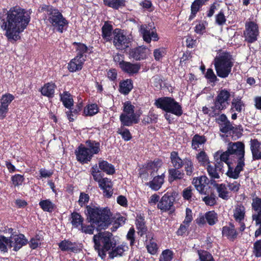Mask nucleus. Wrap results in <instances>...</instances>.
<instances>
[{
  "label": "nucleus",
  "instance_id": "obj_1",
  "mask_svg": "<svg viewBox=\"0 0 261 261\" xmlns=\"http://www.w3.org/2000/svg\"><path fill=\"white\" fill-rule=\"evenodd\" d=\"M30 21L29 13L19 7L4 11V14L0 15L1 27L5 31V35L10 41L19 40L20 34L26 29Z\"/></svg>",
  "mask_w": 261,
  "mask_h": 261
},
{
  "label": "nucleus",
  "instance_id": "obj_2",
  "mask_svg": "<svg viewBox=\"0 0 261 261\" xmlns=\"http://www.w3.org/2000/svg\"><path fill=\"white\" fill-rule=\"evenodd\" d=\"M86 211L88 219L99 229H104L110 224V212L108 209L87 206Z\"/></svg>",
  "mask_w": 261,
  "mask_h": 261
},
{
  "label": "nucleus",
  "instance_id": "obj_3",
  "mask_svg": "<svg viewBox=\"0 0 261 261\" xmlns=\"http://www.w3.org/2000/svg\"><path fill=\"white\" fill-rule=\"evenodd\" d=\"M233 63L234 60L229 53L223 52L216 56L214 60V66L217 75L221 78L228 77Z\"/></svg>",
  "mask_w": 261,
  "mask_h": 261
},
{
  "label": "nucleus",
  "instance_id": "obj_4",
  "mask_svg": "<svg viewBox=\"0 0 261 261\" xmlns=\"http://www.w3.org/2000/svg\"><path fill=\"white\" fill-rule=\"evenodd\" d=\"M94 248L98 255L102 259L106 255V252L115 245L112 241V234L109 232L98 233L93 236Z\"/></svg>",
  "mask_w": 261,
  "mask_h": 261
},
{
  "label": "nucleus",
  "instance_id": "obj_5",
  "mask_svg": "<svg viewBox=\"0 0 261 261\" xmlns=\"http://www.w3.org/2000/svg\"><path fill=\"white\" fill-rule=\"evenodd\" d=\"M86 146L81 145L75 152L77 160L81 163H87L94 154H97L100 150V144L98 142L87 141Z\"/></svg>",
  "mask_w": 261,
  "mask_h": 261
},
{
  "label": "nucleus",
  "instance_id": "obj_6",
  "mask_svg": "<svg viewBox=\"0 0 261 261\" xmlns=\"http://www.w3.org/2000/svg\"><path fill=\"white\" fill-rule=\"evenodd\" d=\"M141 114L140 110L135 111V106L130 101H125L123 103V113L120 116L121 124L129 126L133 123H138Z\"/></svg>",
  "mask_w": 261,
  "mask_h": 261
},
{
  "label": "nucleus",
  "instance_id": "obj_7",
  "mask_svg": "<svg viewBox=\"0 0 261 261\" xmlns=\"http://www.w3.org/2000/svg\"><path fill=\"white\" fill-rule=\"evenodd\" d=\"M45 19L47 22L50 23L57 31L61 33L66 30L68 25V20L57 9H49L47 11Z\"/></svg>",
  "mask_w": 261,
  "mask_h": 261
},
{
  "label": "nucleus",
  "instance_id": "obj_8",
  "mask_svg": "<svg viewBox=\"0 0 261 261\" xmlns=\"http://www.w3.org/2000/svg\"><path fill=\"white\" fill-rule=\"evenodd\" d=\"M155 105L158 108L176 116H180L182 114L181 106L172 98L168 97L160 98L156 100Z\"/></svg>",
  "mask_w": 261,
  "mask_h": 261
},
{
  "label": "nucleus",
  "instance_id": "obj_9",
  "mask_svg": "<svg viewBox=\"0 0 261 261\" xmlns=\"http://www.w3.org/2000/svg\"><path fill=\"white\" fill-rule=\"evenodd\" d=\"M230 93L226 89L220 90L216 97L214 105L219 112L226 109L229 105Z\"/></svg>",
  "mask_w": 261,
  "mask_h": 261
},
{
  "label": "nucleus",
  "instance_id": "obj_10",
  "mask_svg": "<svg viewBox=\"0 0 261 261\" xmlns=\"http://www.w3.org/2000/svg\"><path fill=\"white\" fill-rule=\"evenodd\" d=\"M244 35L245 40L249 43H253L256 41L259 35L257 24L252 21L246 22Z\"/></svg>",
  "mask_w": 261,
  "mask_h": 261
},
{
  "label": "nucleus",
  "instance_id": "obj_11",
  "mask_svg": "<svg viewBox=\"0 0 261 261\" xmlns=\"http://www.w3.org/2000/svg\"><path fill=\"white\" fill-rule=\"evenodd\" d=\"M114 44L118 49H123L128 46L130 39L119 29H115L114 32Z\"/></svg>",
  "mask_w": 261,
  "mask_h": 261
},
{
  "label": "nucleus",
  "instance_id": "obj_12",
  "mask_svg": "<svg viewBox=\"0 0 261 261\" xmlns=\"http://www.w3.org/2000/svg\"><path fill=\"white\" fill-rule=\"evenodd\" d=\"M227 149L232 157L234 159L239 156L243 158L245 156V145L241 142L229 143L228 144Z\"/></svg>",
  "mask_w": 261,
  "mask_h": 261
},
{
  "label": "nucleus",
  "instance_id": "obj_13",
  "mask_svg": "<svg viewBox=\"0 0 261 261\" xmlns=\"http://www.w3.org/2000/svg\"><path fill=\"white\" fill-rule=\"evenodd\" d=\"M140 31L143 36V40L147 43L151 41H156L159 37L154 29L150 25H142L140 27Z\"/></svg>",
  "mask_w": 261,
  "mask_h": 261
},
{
  "label": "nucleus",
  "instance_id": "obj_14",
  "mask_svg": "<svg viewBox=\"0 0 261 261\" xmlns=\"http://www.w3.org/2000/svg\"><path fill=\"white\" fill-rule=\"evenodd\" d=\"M14 96L10 93L3 95L0 100V119H4L8 111V106L14 100Z\"/></svg>",
  "mask_w": 261,
  "mask_h": 261
},
{
  "label": "nucleus",
  "instance_id": "obj_15",
  "mask_svg": "<svg viewBox=\"0 0 261 261\" xmlns=\"http://www.w3.org/2000/svg\"><path fill=\"white\" fill-rule=\"evenodd\" d=\"M10 247L17 251L27 243V240L22 234H12L10 237Z\"/></svg>",
  "mask_w": 261,
  "mask_h": 261
},
{
  "label": "nucleus",
  "instance_id": "obj_16",
  "mask_svg": "<svg viewBox=\"0 0 261 261\" xmlns=\"http://www.w3.org/2000/svg\"><path fill=\"white\" fill-rule=\"evenodd\" d=\"M119 67L123 72L132 75L139 72L141 65L140 63H132L122 60L119 63Z\"/></svg>",
  "mask_w": 261,
  "mask_h": 261
},
{
  "label": "nucleus",
  "instance_id": "obj_17",
  "mask_svg": "<svg viewBox=\"0 0 261 261\" xmlns=\"http://www.w3.org/2000/svg\"><path fill=\"white\" fill-rule=\"evenodd\" d=\"M174 200V197L172 194L167 193L162 197L158 204V207L162 211H168L173 206Z\"/></svg>",
  "mask_w": 261,
  "mask_h": 261
},
{
  "label": "nucleus",
  "instance_id": "obj_18",
  "mask_svg": "<svg viewBox=\"0 0 261 261\" xmlns=\"http://www.w3.org/2000/svg\"><path fill=\"white\" fill-rule=\"evenodd\" d=\"M150 54V50L145 47L139 46L132 49L129 52V57L136 60L145 59Z\"/></svg>",
  "mask_w": 261,
  "mask_h": 261
},
{
  "label": "nucleus",
  "instance_id": "obj_19",
  "mask_svg": "<svg viewBox=\"0 0 261 261\" xmlns=\"http://www.w3.org/2000/svg\"><path fill=\"white\" fill-rule=\"evenodd\" d=\"M85 61V58H82V56L77 55L68 63V69L70 72H75L80 70L82 69Z\"/></svg>",
  "mask_w": 261,
  "mask_h": 261
},
{
  "label": "nucleus",
  "instance_id": "obj_20",
  "mask_svg": "<svg viewBox=\"0 0 261 261\" xmlns=\"http://www.w3.org/2000/svg\"><path fill=\"white\" fill-rule=\"evenodd\" d=\"M99 187L103 190L104 195L108 198L113 194L112 185L111 180L108 178H103L98 184Z\"/></svg>",
  "mask_w": 261,
  "mask_h": 261
},
{
  "label": "nucleus",
  "instance_id": "obj_21",
  "mask_svg": "<svg viewBox=\"0 0 261 261\" xmlns=\"http://www.w3.org/2000/svg\"><path fill=\"white\" fill-rule=\"evenodd\" d=\"M208 178L204 175L194 178L192 181L196 190L201 193L204 192V188L208 184Z\"/></svg>",
  "mask_w": 261,
  "mask_h": 261
},
{
  "label": "nucleus",
  "instance_id": "obj_22",
  "mask_svg": "<svg viewBox=\"0 0 261 261\" xmlns=\"http://www.w3.org/2000/svg\"><path fill=\"white\" fill-rule=\"evenodd\" d=\"M165 172H164L161 175H158L153 178V179L146 183L152 190L158 191L159 190L164 182Z\"/></svg>",
  "mask_w": 261,
  "mask_h": 261
},
{
  "label": "nucleus",
  "instance_id": "obj_23",
  "mask_svg": "<svg viewBox=\"0 0 261 261\" xmlns=\"http://www.w3.org/2000/svg\"><path fill=\"white\" fill-rule=\"evenodd\" d=\"M112 250L109 252V257L114 258L115 257L121 256L123 253L128 250V246L126 243H122L116 247L113 246Z\"/></svg>",
  "mask_w": 261,
  "mask_h": 261
},
{
  "label": "nucleus",
  "instance_id": "obj_24",
  "mask_svg": "<svg viewBox=\"0 0 261 261\" xmlns=\"http://www.w3.org/2000/svg\"><path fill=\"white\" fill-rule=\"evenodd\" d=\"M146 248L148 252L151 254H155L158 250V247L155 241L153 239L151 234H148L146 236Z\"/></svg>",
  "mask_w": 261,
  "mask_h": 261
},
{
  "label": "nucleus",
  "instance_id": "obj_25",
  "mask_svg": "<svg viewBox=\"0 0 261 261\" xmlns=\"http://www.w3.org/2000/svg\"><path fill=\"white\" fill-rule=\"evenodd\" d=\"M214 159L216 160H218L219 158L222 161H223L224 163H225L228 166H229V165L231 163L230 160L232 156L230 154L229 151H228V149L224 152H222V151H218L214 154Z\"/></svg>",
  "mask_w": 261,
  "mask_h": 261
},
{
  "label": "nucleus",
  "instance_id": "obj_26",
  "mask_svg": "<svg viewBox=\"0 0 261 261\" xmlns=\"http://www.w3.org/2000/svg\"><path fill=\"white\" fill-rule=\"evenodd\" d=\"M162 165V162L160 160H154L152 162L148 163L147 166V173L153 176Z\"/></svg>",
  "mask_w": 261,
  "mask_h": 261
},
{
  "label": "nucleus",
  "instance_id": "obj_27",
  "mask_svg": "<svg viewBox=\"0 0 261 261\" xmlns=\"http://www.w3.org/2000/svg\"><path fill=\"white\" fill-rule=\"evenodd\" d=\"M133 88V82L130 79H127L120 83L119 91L124 95L127 94Z\"/></svg>",
  "mask_w": 261,
  "mask_h": 261
},
{
  "label": "nucleus",
  "instance_id": "obj_28",
  "mask_svg": "<svg viewBox=\"0 0 261 261\" xmlns=\"http://www.w3.org/2000/svg\"><path fill=\"white\" fill-rule=\"evenodd\" d=\"M244 107L245 103L242 100L241 98L237 97L232 100L230 111L231 112L236 111L240 113L244 109Z\"/></svg>",
  "mask_w": 261,
  "mask_h": 261
},
{
  "label": "nucleus",
  "instance_id": "obj_29",
  "mask_svg": "<svg viewBox=\"0 0 261 261\" xmlns=\"http://www.w3.org/2000/svg\"><path fill=\"white\" fill-rule=\"evenodd\" d=\"M56 85L53 83H48L41 88V94L45 96L53 97L55 93Z\"/></svg>",
  "mask_w": 261,
  "mask_h": 261
},
{
  "label": "nucleus",
  "instance_id": "obj_30",
  "mask_svg": "<svg viewBox=\"0 0 261 261\" xmlns=\"http://www.w3.org/2000/svg\"><path fill=\"white\" fill-rule=\"evenodd\" d=\"M83 221L84 218L80 214L76 212H73L71 214V223L73 227L79 229L83 224Z\"/></svg>",
  "mask_w": 261,
  "mask_h": 261
},
{
  "label": "nucleus",
  "instance_id": "obj_31",
  "mask_svg": "<svg viewBox=\"0 0 261 261\" xmlns=\"http://www.w3.org/2000/svg\"><path fill=\"white\" fill-rule=\"evenodd\" d=\"M39 204L43 211L49 213L53 212L56 208L55 204L50 199L41 200Z\"/></svg>",
  "mask_w": 261,
  "mask_h": 261
},
{
  "label": "nucleus",
  "instance_id": "obj_32",
  "mask_svg": "<svg viewBox=\"0 0 261 261\" xmlns=\"http://www.w3.org/2000/svg\"><path fill=\"white\" fill-rule=\"evenodd\" d=\"M245 209L243 205H238L236 206L233 210V216L235 220L241 222L244 219Z\"/></svg>",
  "mask_w": 261,
  "mask_h": 261
},
{
  "label": "nucleus",
  "instance_id": "obj_33",
  "mask_svg": "<svg viewBox=\"0 0 261 261\" xmlns=\"http://www.w3.org/2000/svg\"><path fill=\"white\" fill-rule=\"evenodd\" d=\"M59 248L62 251H70L74 252H77L78 248L71 242L67 240L62 241L59 244Z\"/></svg>",
  "mask_w": 261,
  "mask_h": 261
},
{
  "label": "nucleus",
  "instance_id": "obj_34",
  "mask_svg": "<svg viewBox=\"0 0 261 261\" xmlns=\"http://www.w3.org/2000/svg\"><path fill=\"white\" fill-rule=\"evenodd\" d=\"M252 206L257 214L252 215L253 220L261 218V199L256 198L253 200Z\"/></svg>",
  "mask_w": 261,
  "mask_h": 261
},
{
  "label": "nucleus",
  "instance_id": "obj_35",
  "mask_svg": "<svg viewBox=\"0 0 261 261\" xmlns=\"http://www.w3.org/2000/svg\"><path fill=\"white\" fill-rule=\"evenodd\" d=\"M222 234L226 236L230 240H233L237 236V232L233 225L225 226L223 227Z\"/></svg>",
  "mask_w": 261,
  "mask_h": 261
},
{
  "label": "nucleus",
  "instance_id": "obj_36",
  "mask_svg": "<svg viewBox=\"0 0 261 261\" xmlns=\"http://www.w3.org/2000/svg\"><path fill=\"white\" fill-rule=\"evenodd\" d=\"M61 99L64 106L70 109L73 104V100L71 97V95L68 92H64L63 94L60 95Z\"/></svg>",
  "mask_w": 261,
  "mask_h": 261
},
{
  "label": "nucleus",
  "instance_id": "obj_37",
  "mask_svg": "<svg viewBox=\"0 0 261 261\" xmlns=\"http://www.w3.org/2000/svg\"><path fill=\"white\" fill-rule=\"evenodd\" d=\"M125 0H103V4L114 9H118L125 5Z\"/></svg>",
  "mask_w": 261,
  "mask_h": 261
},
{
  "label": "nucleus",
  "instance_id": "obj_38",
  "mask_svg": "<svg viewBox=\"0 0 261 261\" xmlns=\"http://www.w3.org/2000/svg\"><path fill=\"white\" fill-rule=\"evenodd\" d=\"M206 142V139L204 136L195 135L192 141V147L195 150L203 145Z\"/></svg>",
  "mask_w": 261,
  "mask_h": 261
},
{
  "label": "nucleus",
  "instance_id": "obj_39",
  "mask_svg": "<svg viewBox=\"0 0 261 261\" xmlns=\"http://www.w3.org/2000/svg\"><path fill=\"white\" fill-rule=\"evenodd\" d=\"M98 165L100 169L108 174H112L115 172L114 166L111 164L108 163L107 161H99Z\"/></svg>",
  "mask_w": 261,
  "mask_h": 261
},
{
  "label": "nucleus",
  "instance_id": "obj_40",
  "mask_svg": "<svg viewBox=\"0 0 261 261\" xmlns=\"http://www.w3.org/2000/svg\"><path fill=\"white\" fill-rule=\"evenodd\" d=\"M170 160L173 166L176 169L181 168L183 165L182 160L179 157L177 152L173 151L170 154Z\"/></svg>",
  "mask_w": 261,
  "mask_h": 261
},
{
  "label": "nucleus",
  "instance_id": "obj_41",
  "mask_svg": "<svg viewBox=\"0 0 261 261\" xmlns=\"http://www.w3.org/2000/svg\"><path fill=\"white\" fill-rule=\"evenodd\" d=\"M216 187L217 192L218 193L219 196L220 198L223 199H227L229 198V192L227 190V187L225 185L223 184H217L216 185Z\"/></svg>",
  "mask_w": 261,
  "mask_h": 261
},
{
  "label": "nucleus",
  "instance_id": "obj_42",
  "mask_svg": "<svg viewBox=\"0 0 261 261\" xmlns=\"http://www.w3.org/2000/svg\"><path fill=\"white\" fill-rule=\"evenodd\" d=\"M10 238H8L3 236H0V252H6L10 247Z\"/></svg>",
  "mask_w": 261,
  "mask_h": 261
},
{
  "label": "nucleus",
  "instance_id": "obj_43",
  "mask_svg": "<svg viewBox=\"0 0 261 261\" xmlns=\"http://www.w3.org/2000/svg\"><path fill=\"white\" fill-rule=\"evenodd\" d=\"M204 3L200 0L195 1L191 5V13L189 16V20H192L196 16V13L199 11L200 7Z\"/></svg>",
  "mask_w": 261,
  "mask_h": 261
},
{
  "label": "nucleus",
  "instance_id": "obj_44",
  "mask_svg": "<svg viewBox=\"0 0 261 261\" xmlns=\"http://www.w3.org/2000/svg\"><path fill=\"white\" fill-rule=\"evenodd\" d=\"M112 27L107 23H105L102 28V36L107 41L112 39Z\"/></svg>",
  "mask_w": 261,
  "mask_h": 261
},
{
  "label": "nucleus",
  "instance_id": "obj_45",
  "mask_svg": "<svg viewBox=\"0 0 261 261\" xmlns=\"http://www.w3.org/2000/svg\"><path fill=\"white\" fill-rule=\"evenodd\" d=\"M169 181H173L176 179H179L183 178L184 174L175 169H170L169 170Z\"/></svg>",
  "mask_w": 261,
  "mask_h": 261
},
{
  "label": "nucleus",
  "instance_id": "obj_46",
  "mask_svg": "<svg viewBox=\"0 0 261 261\" xmlns=\"http://www.w3.org/2000/svg\"><path fill=\"white\" fill-rule=\"evenodd\" d=\"M98 112V108L96 104H91L87 106L84 110V114L87 116H93Z\"/></svg>",
  "mask_w": 261,
  "mask_h": 261
},
{
  "label": "nucleus",
  "instance_id": "obj_47",
  "mask_svg": "<svg viewBox=\"0 0 261 261\" xmlns=\"http://www.w3.org/2000/svg\"><path fill=\"white\" fill-rule=\"evenodd\" d=\"M206 222L210 225H214L218 220L217 214L214 211H210L205 213Z\"/></svg>",
  "mask_w": 261,
  "mask_h": 261
},
{
  "label": "nucleus",
  "instance_id": "obj_48",
  "mask_svg": "<svg viewBox=\"0 0 261 261\" xmlns=\"http://www.w3.org/2000/svg\"><path fill=\"white\" fill-rule=\"evenodd\" d=\"M91 174L94 179L99 184L102 180V174L100 172L97 166L96 165L93 166L91 169Z\"/></svg>",
  "mask_w": 261,
  "mask_h": 261
},
{
  "label": "nucleus",
  "instance_id": "obj_49",
  "mask_svg": "<svg viewBox=\"0 0 261 261\" xmlns=\"http://www.w3.org/2000/svg\"><path fill=\"white\" fill-rule=\"evenodd\" d=\"M196 158L198 162L202 165H206L209 164L208 158L206 153L203 151H201L196 155Z\"/></svg>",
  "mask_w": 261,
  "mask_h": 261
},
{
  "label": "nucleus",
  "instance_id": "obj_50",
  "mask_svg": "<svg viewBox=\"0 0 261 261\" xmlns=\"http://www.w3.org/2000/svg\"><path fill=\"white\" fill-rule=\"evenodd\" d=\"M136 224L138 230V234L142 236L146 231L144 220L142 218L137 219Z\"/></svg>",
  "mask_w": 261,
  "mask_h": 261
},
{
  "label": "nucleus",
  "instance_id": "obj_51",
  "mask_svg": "<svg viewBox=\"0 0 261 261\" xmlns=\"http://www.w3.org/2000/svg\"><path fill=\"white\" fill-rule=\"evenodd\" d=\"M172 258V251L169 249H166L162 252L160 256L159 261H171Z\"/></svg>",
  "mask_w": 261,
  "mask_h": 261
},
{
  "label": "nucleus",
  "instance_id": "obj_52",
  "mask_svg": "<svg viewBox=\"0 0 261 261\" xmlns=\"http://www.w3.org/2000/svg\"><path fill=\"white\" fill-rule=\"evenodd\" d=\"M202 111L204 114H207L211 117H214L220 114L215 105L210 108L204 107L202 108Z\"/></svg>",
  "mask_w": 261,
  "mask_h": 261
},
{
  "label": "nucleus",
  "instance_id": "obj_53",
  "mask_svg": "<svg viewBox=\"0 0 261 261\" xmlns=\"http://www.w3.org/2000/svg\"><path fill=\"white\" fill-rule=\"evenodd\" d=\"M74 44L76 45V51L77 55H80L82 56V58H86V55L84 54L87 51V47L84 44L82 43H77L74 42Z\"/></svg>",
  "mask_w": 261,
  "mask_h": 261
},
{
  "label": "nucleus",
  "instance_id": "obj_54",
  "mask_svg": "<svg viewBox=\"0 0 261 261\" xmlns=\"http://www.w3.org/2000/svg\"><path fill=\"white\" fill-rule=\"evenodd\" d=\"M24 180L23 176L18 174H15L11 177L12 184L15 187H18L22 185Z\"/></svg>",
  "mask_w": 261,
  "mask_h": 261
},
{
  "label": "nucleus",
  "instance_id": "obj_55",
  "mask_svg": "<svg viewBox=\"0 0 261 261\" xmlns=\"http://www.w3.org/2000/svg\"><path fill=\"white\" fill-rule=\"evenodd\" d=\"M200 261H214L212 255L205 251H198Z\"/></svg>",
  "mask_w": 261,
  "mask_h": 261
},
{
  "label": "nucleus",
  "instance_id": "obj_56",
  "mask_svg": "<svg viewBox=\"0 0 261 261\" xmlns=\"http://www.w3.org/2000/svg\"><path fill=\"white\" fill-rule=\"evenodd\" d=\"M207 171L209 175L213 178L218 179L220 178L219 170L215 167L208 165L207 167Z\"/></svg>",
  "mask_w": 261,
  "mask_h": 261
},
{
  "label": "nucleus",
  "instance_id": "obj_57",
  "mask_svg": "<svg viewBox=\"0 0 261 261\" xmlns=\"http://www.w3.org/2000/svg\"><path fill=\"white\" fill-rule=\"evenodd\" d=\"M228 167V170L226 173L227 176L233 179H237L239 177L241 171L236 167L235 168H233L230 167V166Z\"/></svg>",
  "mask_w": 261,
  "mask_h": 261
},
{
  "label": "nucleus",
  "instance_id": "obj_58",
  "mask_svg": "<svg viewBox=\"0 0 261 261\" xmlns=\"http://www.w3.org/2000/svg\"><path fill=\"white\" fill-rule=\"evenodd\" d=\"M216 196L213 194L211 193V195H208L202 198L203 201L205 202L206 205L212 206L216 203Z\"/></svg>",
  "mask_w": 261,
  "mask_h": 261
},
{
  "label": "nucleus",
  "instance_id": "obj_59",
  "mask_svg": "<svg viewBox=\"0 0 261 261\" xmlns=\"http://www.w3.org/2000/svg\"><path fill=\"white\" fill-rule=\"evenodd\" d=\"M118 133L122 136L125 141H128L132 138L131 134L128 129L121 126L118 130Z\"/></svg>",
  "mask_w": 261,
  "mask_h": 261
},
{
  "label": "nucleus",
  "instance_id": "obj_60",
  "mask_svg": "<svg viewBox=\"0 0 261 261\" xmlns=\"http://www.w3.org/2000/svg\"><path fill=\"white\" fill-rule=\"evenodd\" d=\"M205 77L210 83H215L218 80L214 71L211 68L207 70Z\"/></svg>",
  "mask_w": 261,
  "mask_h": 261
},
{
  "label": "nucleus",
  "instance_id": "obj_61",
  "mask_svg": "<svg viewBox=\"0 0 261 261\" xmlns=\"http://www.w3.org/2000/svg\"><path fill=\"white\" fill-rule=\"evenodd\" d=\"M194 31L198 34H203L205 31V22H198L194 28Z\"/></svg>",
  "mask_w": 261,
  "mask_h": 261
},
{
  "label": "nucleus",
  "instance_id": "obj_62",
  "mask_svg": "<svg viewBox=\"0 0 261 261\" xmlns=\"http://www.w3.org/2000/svg\"><path fill=\"white\" fill-rule=\"evenodd\" d=\"M219 125L220 131L224 133H227L230 132V130H233L234 128L230 122V121H228L227 123L225 122L222 123Z\"/></svg>",
  "mask_w": 261,
  "mask_h": 261
},
{
  "label": "nucleus",
  "instance_id": "obj_63",
  "mask_svg": "<svg viewBox=\"0 0 261 261\" xmlns=\"http://www.w3.org/2000/svg\"><path fill=\"white\" fill-rule=\"evenodd\" d=\"M154 57L156 60H160L166 55V49L164 48L156 49L153 52Z\"/></svg>",
  "mask_w": 261,
  "mask_h": 261
},
{
  "label": "nucleus",
  "instance_id": "obj_64",
  "mask_svg": "<svg viewBox=\"0 0 261 261\" xmlns=\"http://www.w3.org/2000/svg\"><path fill=\"white\" fill-rule=\"evenodd\" d=\"M254 254L256 257L261 256V240L255 242L253 245Z\"/></svg>",
  "mask_w": 261,
  "mask_h": 261
}]
</instances>
